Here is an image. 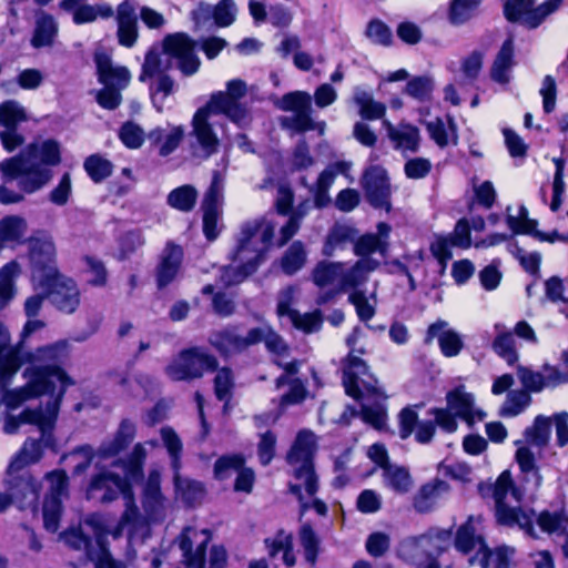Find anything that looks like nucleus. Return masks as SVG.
Returning <instances> with one entry per match:
<instances>
[{"mask_svg": "<svg viewBox=\"0 0 568 568\" xmlns=\"http://www.w3.org/2000/svg\"><path fill=\"white\" fill-rule=\"evenodd\" d=\"M211 114H213V109L205 104L193 115L190 149L194 158L207 160L219 151L220 140L209 122Z\"/></svg>", "mask_w": 568, "mask_h": 568, "instance_id": "10", "label": "nucleus"}, {"mask_svg": "<svg viewBox=\"0 0 568 568\" xmlns=\"http://www.w3.org/2000/svg\"><path fill=\"white\" fill-rule=\"evenodd\" d=\"M64 396V388H60L54 398H49L43 408L41 405L34 409L27 408L22 412V420L31 422V425L38 426L41 437L42 448L55 449V438L53 429L59 415L60 405Z\"/></svg>", "mask_w": 568, "mask_h": 568, "instance_id": "12", "label": "nucleus"}, {"mask_svg": "<svg viewBox=\"0 0 568 568\" xmlns=\"http://www.w3.org/2000/svg\"><path fill=\"white\" fill-rule=\"evenodd\" d=\"M83 168L94 183H101L113 172L112 162L104 159L100 154L89 155L84 160Z\"/></svg>", "mask_w": 568, "mask_h": 568, "instance_id": "43", "label": "nucleus"}, {"mask_svg": "<svg viewBox=\"0 0 568 568\" xmlns=\"http://www.w3.org/2000/svg\"><path fill=\"white\" fill-rule=\"evenodd\" d=\"M313 437L311 430H300L286 456L287 463L295 466L294 477L304 481L305 491L310 497L315 496L320 488L314 467Z\"/></svg>", "mask_w": 568, "mask_h": 568, "instance_id": "7", "label": "nucleus"}, {"mask_svg": "<svg viewBox=\"0 0 568 568\" xmlns=\"http://www.w3.org/2000/svg\"><path fill=\"white\" fill-rule=\"evenodd\" d=\"M419 406H406L398 413V434L402 439L410 437L418 426L420 420L415 408Z\"/></svg>", "mask_w": 568, "mask_h": 568, "instance_id": "60", "label": "nucleus"}, {"mask_svg": "<svg viewBox=\"0 0 568 568\" xmlns=\"http://www.w3.org/2000/svg\"><path fill=\"white\" fill-rule=\"evenodd\" d=\"M47 298L60 312L73 314L80 305V290L74 280L59 274L39 284Z\"/></svg>", "mask_w": 568, "mask_h": 568, "instance_id": "13", "label": "nucleus"}, {"mask_svg": "<svg viewBox=\"0 0 568 568\" xmlns=\"http://www.w3.org/2000/svg\"><path fill=\"white\" fill-rule=\"evenodd\" d=\"M298 539L306 562L314 567L317 561L321 540L310 523H304L301 526Z\"/></svg>", "mask_w": 568, "mask_h": 568, "instance_id": "37", "label": "nucleus"}, {"mask_svg": "<svg viewBox=\"0 0 568 568\" xmlns=\"http://www.w3.org/2000/svg\"><path fill=\"white\" fill-rule=\"evenodd\" d=\"M353 101L358 106V114L363 120L382 119L386 113V105L376 101L371 92L359 87L354 90Z\"/></svg>", "mask_w": 568, "mask_h": 568, "instance_id": "28", "label": "nucleus"}, {"mask_svg": "<svg viewBox=\"0 0 568 568\" xmlns=\"http://www.w3.org/2000/svg\"><path fill=\"white\" fill-rule=\"evenodd\" d=\"M73 13V22L78 26L90 23L97 20L98 17L109 19L113 16V9L109 4H89L82 3L75 9L71 10Z\"/></svg>", "mask_w": 568, "mask_h": 568, "instance_id": "38", "label": "nucleus"}, {"mask_svg": "<svg viewBox=\"0 0 568 568\" xmlns=\"http://www.w3.org/2000/svg\"><path fill=\"white\" fill-rule=\"evenodd\" d=\"M118 41L125 48H132L138 40V16L134 6L129 1H123L116 9Z\"/></svg>", "mask_w": 568, "mask_h": 568, "instance_id": "19", "label": "nucleus"}, {"mask_svg": "<svg viewBox=\"0 0 568 568\" xmlns=\"http://www.w3.org/2000/svg\"><path fill=\"white\" fill-rule=\"evenodd\" d=\"M276 223L267 216H260L247 220L240 225L236 234V245L230 253L231 261H236L243 255H247L250 260L262 264L266 254L273 245Z\"/></svg>", "mask_w": 568, "mask_h": 568, "instance_id": "5", "label": "nucleus"}, {"mask_svg": "<svg viewBox=\"0 0 568 568\" xmlns=\"http://www.w3.org/2000/svg\"><path fill=\"white\" fill-rule=\"evenodd\" d=\"M58 32L59 26L54 17L40 10L36 14V24L30 43L34 49L52 47Z\"/></svg>", "mask_w": 568, "mask_h": 568, "instance_id": "25", "label": "nucleus"}, {"mask_svg": "<svg viewBox=\"0 0 568 568\" xmlns=\"http://www.w3.org/2000/svg\"><path fill=\"white\" fill-rule=\"evenodd\" d=\"M190 528L183 529L179 537V547L182 550L183 564L186 568H204L207 541L201 542L193 550L192 539L187 536Z\"/></svg>", "mask_w": 568, "mask_h": 568, "instance_id": "32", "label": "nucleus"}, {"mask_svg": "<svg viewBox=\"0 0 568 568\" xmlns=\"http://www.w3.org/2000/svg\"><path fill=\"white\" fill-rule=\"evenodd\" d=\"M367 374L366 363L357 356L348 355L347 363L343 367L342 378L346 395L355 400H361L364 392L374 393L375 387L364 379Z\"/></svg>", "mask_w": 568, "mask_h": 568, "instance_id": "16", "label": "nucleus"}, {"mask_svg": "<svg viewBox=\"0 0 568 568\" xmlns=\"http://www.w3.org/2000/svg\"><path fill=\"white\" fill-rule=\"evenodd\" d=\"M161 437L171 458V467L173 470L181 468L182 442L178 434L171 427H162Z\"/></svg>", "mask_w": 568, "mask_h": 568, "instance_id": "54", "label": "nucleus"}, {"mask_svg": "<svg viewBox=\"0 0 568 568\" xmlns=\"http://www.w3.org/2000/svg\"><path fill=\"white\" fill-rule=\"evenodd\" d=\"M245 465V457L242 454L223 455L214 463V477L217 480H225L233 473H237Z\"/></svg>", "mask_w": 568, "mask_h": 568, "instance_id": "48", "label": "nucleus"}, {"mask_svg": "<svg viewBox=\"0 0 568 568\" xmlns=\"http://www.w3.org/2000/svg\"><path fill=\"white\" fill-rule=\"evenodd\" d=\"M446 402L449 409L465 420L467 425L474 424L475 397L471 393L464 390V386H457L446 394Z\"/></svg>", "mask_w": 568, "mask_h": 568, "instance_id": "26", "label": "nucleus"}, {"mask_svg": "<svg viewBox=\"0 0 568 568\" xmlns=\"http://www.w3.org/2000/svg\"><path fill=\"white\" fill-rule=\"evenodd\" d=\"M135 424L128 418L122 419L118 430L114 434V437L110 440L103 442L100 445L98 449V455L101 458L116 456L126 447H129V445L133 442L135 437Z\"/></svg>", "mask_w": 568, "mask_h": 568, "instance_id": "24", "label": "nucleus"}, {"mask_svg": "<svg viewBox=\"0 0 568 568\" xmlns=\"http://www.w3.org/2000/svg\"><path fill=\"white\" fill-rule=\"evenodd\" d=\"M43 448L38 439L28 438L19 454L11 460L8 466V476L22 469L29 463H36L42 457Z\"/></svg>", "mask_w": 568, "mask_h": 568, "instance_id": "35", "label": "nucleus"}, {"mask_svg": "<svg viewBox=\"0 0 568 568\" xmlns=\"http://www.w3.org/2000/svg\"><path fill=\"white\" fill-rule=\"evenodd\" d=\"M155 80L150 83V94L153 105L158 111L163 110L164 100L174 91V80L166 73L155 75Z\"/></svg>", "mask_w": 568, "mask_h": 568, "instance_id": "45", "label": "nucleus"}, {"mask_svg": "<svg viewBox=\"0 0 568 568\" xmlns=\"http://www.w3.org/2000/svg\"><path fill=\"white\" fill-rule=\"evenodd\" d=\"M496 500V520L499 525L514 527L516 525L523 527L521 518L527 519L526 514L520 507H510L504 499Z\"/></svg>", "mask_w": 568, "mask_h": 568, "instance_id": "51", "label": "nucleus"}, {"mask_svg": "<svg viewBox=\"0 0 568 568\" xmlns=\"http://www.w3.org/2000/svg\"><path fill=\"white\" fill-rule=\"evenodd\" d=\"M504 17L510 23H521L528 29H536L530 21L535 10L532 0H506L504 3Z\"/></svg>", "mask_w": 568, "mask_h": 568, "instance_id": "33", "label": "nucleus"}, {"mask_svg": "<svg viewBox=\"0 0 568 568\" xmlns=\"http://www.w3.org/2000/svg\"><path fill=\"white\" fill-rule=\"evenodd\" d=\"M173 471L176 495L185 504V506L194 507L202 500L204 496L203 485L197 480L183 478L180 475V470Z\"/></svg>", "mask_w": 568, "mask_h": 568, "instance_id": "31", "label": "nucleus"}, {"mask_svg": "<svg viewBox=\"0 0 568 568\" xmlns=\"http://www.w3.org/2000/svg\"><path fill=\"white\" fill-rule=\"evenodd\" d=\"M237 261L241 264L236 267L227 265L221 268L220 281L226 287L242 283L246 277L254 274L260 266L255 261L250 260L247 255H243L242 258L239 257L235 262Z\"/></svg>", "mask_w": 568, "mask_h": 568, "instance_id": "29", "label": "nucleus"}, {"mask_svg": "<svg viewBox=\"0 0 568 568\" xmlns=\"http://www.w3.org/2000/svg\"><path fill=\"white\" fill-rule=\"evenodd\" d=\"M493 351L508 365L518 361V353L515 347V339L510 332H503L496 335L491 344Z\"/></svg>", "mask_w": 568, "mask_h": 568, "instance_id": "50", "label": "nucleus"}, {"mask_svg": "<svg viewBox=\"0 0 568 568\" xmlns=\"http://www.w3.org/2000/svg\"><path fill=\"white\" fill-rule=\"evenodd\" d=\"M377 265L378 262L374 261L373 258H361L347 272H344L342 270V287L354 288L363 284L367 278V274L371 271H374L377 267Z\"/></svg>", "mask_w": 568, "mask_h": 568, "instance_id": "34", "label": "nucleus"}, {"mask_svg": "<svg viewBox=\"0 0 568 568\" xmlns=\"http://www.w3.org/2000/svg\"><path fill=\"white\" fill-rule=\"evenodd\" d=\"M363 189L367 202L372 206L376 209L384 207L386 212H390V203L388 202L389 183L386 169L378 165L368 168L363 176Z\"/></svg>", "mask_w": 568, "mask_h": 568, "instance_id": "15", "label": "nucleus"}, {"mask_svg": "<svg viewBox=\"0 0 568 568\" xmlns=\"http://www.w3.org/2000/svg\"><path fill=\"white\" fill-rule=\"evenodd\" d=\"M438 345L445 357H455L463 349L464 342L457 332L447 329L439 335Z\"/></svg>", "mask_w": 568, "mask_h": 568, "instance_id": "63", "label": "nucleus"}, {"mask_svg": "<svg viewBox=\"0 0 568 568\" xmlns=\"http://www.w3.org/2000/svg\"><path fill=\"white\" fill-rule=\"evenodd\" d=\"M9 336L4 327L0 325V389L10 384L12 377L23 364L20 346L4 353Z\"/></svg>", "mask_w": 568, "mask_h": 568, "instance_id": "22", "label": "nucleus"}, {"mask_svg": "<svg viewBox=\"0 0 568 568\" xmlns=\"http://www.w3.org/2000/svg\"><path fill=\"white\" fill-rule=\"evenodd\" d=\"M214 26L217 28L230 27L236 19L237 7L233 0H220L213 6Z\"/></svg>", "mask_w": 568, "mask_h": 568, "instance_id": "58", "label": "nucleus"}, {"mask_svg": "<svg viewBox=\"0 0 568 568\" xmlns=\"http://www.w3.org/2000/svg\"><path fill=\"white\" fill-rule=\"evenodd\" d=\"M216 357L205 348L194 346L182 349L178 357L166 366L165 373L172 381H192L201 378L205 372H215Z\"/></svg>", "mask_w": 568, "mask_h": 568, "instance_id": "8", "label": "nucleus"}, {"mask_svg": "<svg viewBox=\"0 0 568 568\" xmlns=\"http://www.w3.org/2000/svg\"><path fill=\"white\" fill-rule=\"evenodd\" d=\"M69 355V343L67 341H58L53 344L38 347L33 353H22L24 362L33 363L32 366H51L63 369L60 364Z\"/></svg>", "mask_w": 568, "mask_h": 568, "instance_id": "21", "label": "nucleus"}, {"mask_svg": "<svg viewBox=\"0 0 568 568\" xmlns=\"http://www.w3.org/2000/svg\"><path fill=\"white\" fill-rule=\"evenodd\" d=\"M516 65L514 39L508 37L504 40L498 50L490 70V79L499 84H508L510 81V71Z\"/></svg>", "mask_w": 568, "mask_h": 568, "instance_id": "23", "label": "nucleus"}, {"mask_svg": "<svg viewBox=\"0 0 568 568\" xmlns=\"http://www.w3.org/2000/svg\"><path fill=\"white\" fill-rule=\"evenodd\" d=\"M143 244L144 237L141 230H131L123 233L119 239V258L126 260Z\"/></svg>", "mask_w": 568, "mask_h": 568, "instance_id": "61", "label": "nucleus"}, {"mask_svg": "<svg viewBox=\"0 0 568 568\" xmlns=\"http://www.w3.org/2000/svg\"><path fill=\"white\" fill-rule=\"evenodd\" d=\"M23 375L28 377L26 386L6 389L3 393L2 402L8 409H16L26 400L41 395L54 398L60 388H64L65 393L69 386L74 385L64 369L51 366H30Z\"/></svg>", "mask_w": 568, "mask_h": 568, "instance_id": "4", "label": "nucleus"}, {"mask_svg": "<svg viewBox=\"0 0 568 568\" xmlns=\"http://www.w3.org/2000/svg\"><path fill=\"white\" fill-rule=\"evenodd\" d=\"M183 255V248L180 245L171 241L166 243L156 267V285L160 290L174 281L180 271Z\"/></svg>", "mask_w": 568, "mask_h": 568, "instance_id": "17", "label": "nucleus"}, {"mask_svg": "<svg viewBox=\"0 0 568 568\" xmlns=\"http://www.w3.org/2000/svg\"><path fill=\"white\" fill-rule=\"evenodd\" d=\"M197 191L191 184H184L179 187L173 189L166 199V203L181 212H191L197 200Z\"/></svg>", "mask_w": 568, "mask_h": 568, "instance_id": "36", "label": "nucleus"}, {"mask_svg": "<svg viewBox=\"0 0 568 568\" xmlns=\"http://www.w3.org/2000/svg\"><path fill=\"white\" fill-rule=\"evenodd\" d=\"M30 261L32 275L39 284L61 274L55 263V247L51 241L36 240L31 242Z\"/></svg>", "mask_w": 568, "mask_h": 568, "instance_id": "14", "label": "nucleus"}, {"mask_svg": "<svg viewBox=\"0 0 568 568\" xmlns=\"http://www.w3.org/2000/svg\"><path fill=\"white\" fill-rule=\"evenodd\" d=\"M432 168V162L427 158H409L404 164V173L409 180H420L430 173Z\"/></svg>", "mask_w": 568, "mask_h": 568, "instance_id": "62", "label": "nucleus"}, {"mask_svg": "<svg viewBox=\"0 0 568 568\" xmlns=\"http://www.w3.org/2000/svg\"><path fill=\"white\" fill-rule=\"evenodd\" d=\"M119 139L128 149H139L145 140V133L135 122L126 121L119 130Z\"/></svg>", "mask_w": 568, "mask_h": 568, "instance_id": "56", "label": "nucleus"}, {"mask_svg": "<svg viewBox=\"0 0 568 568\" xmlns=\"http://www.w3.org/2000/svg\"><path fill=\"white\" fill-rule=\"evenodd\" d=\"M433 91V81L427 75H417L407 81L405 93L409 97L425 100Z\"/></svg>", "mask_w": 568, "mask_h": 568, "instance_id": "64", "label": "nucleus"}, {"mask_svg": "<svg viewBox=\"0 0 568 568\" xmlns=\"http://www.w3.org/2000/svg\"><path fill=\"white\" fill-rule=\"evenodd\" d=\"M246 93V83L241 79H233L226 83V91L212 93L206 104L213 109V114H224L239 128L244 129L252 120L247 105L241 102Z\"/></svg>", "mask_w": 568, "mask_h": 568, "instance_id": "6", "label": "nucleus"}, {"mask_svg": "<svg viewBox=\"0 0 568 568\" xmlns=\"http://www.w3.org/2000/svg\"><path fill=\"white\" fill-rule=\"evenodd\" d=\"M197 42L184 32L166 34L162 41L163 53L175 60L176 68L185 77L199 71L201 61L195 53Z\"/></svg>", "mask_w": 568, "mask_h": 568, "instance_id": "11", "label": "nucleus"}, {"mask_svg": "<svg viewBox=\"0 0 568 568\" xmlns=\"http://www.w3.org/2000/svg\"><path fill=\"white\" fill-rule=\"evenodd\" d=\"M62 511V500L44 497L42 516L44 528L48 531L55 532L59 529Z\"/></svg>", "mask_w": 568, "mask_h": 568, "instance_id": "53", "label": "nucleus"}, {"mask_svg": "<svg viewBox=\"0 0 568 568\" xmlns=\"http://www.w3.org/2000/svg\"><path fill=\"white\" fill-rule=\"evenodd\" d=\"M393 143L395 148L405 152L416 153L420 148V134L417 126L409 125L405 131L396 130L393 126Z\"/></svg>", "mask_w": 568, "mask_h": 568, "instance_id": "46", "label": "nucleus"}, {"mask_svg": "<svg viewBox=\"0 0 568 568\" xmlns=\"http://www.w3.org/2000/svg\"><path fill=\"white\" fill-rule=\"evenodd\" d=\"M142 507L151 521H159L164 516V496L161 491V476L156 470L150 471L143 487Z\"/></svg>", "mask_w": 568, "mask_h": 568, "instance_id": "18", "label": "nucleus"}, {"mask_svg": "<svg viewBox=\"0 0 568 568\" xmlns=\"http://www.w3.org/2000/svg\"><path fill=\"white\" fill-rule=\"evenodd\" d=\"M60 538L71 549L82 551L85 558L94 564V568H128L126 565L112 557L108 546V534L95 516H89L77 527H70Z\"/></svg>", "mask_w": 568, "mask_h": 568, "instance_id": "3", "label": "nucleus"}, {"mask_svg": "<svg viewBox=\"0 0 568 568\" xmlns=\"http://www.w3.org/2000/svg\"><path fill=\"white\" fill-rule=\"evenodd\" d=\"M27 229L26 220L17 216L10 215L6 216L0 221V243L1 246L6 242L19 241Z\"/></svg>", "mask_w": 568, "mask_h": 568, "instance_id": "49", "label": "nucleus"}, {"mask_svg": "<svg viewBox=\"0 0 568 568\" xmlns=\"http://www.w3.org/2000/svg\"><path fill=\"white\" fill-rule=\"evenodd\" d=\"M481 0H452L448 17L450 23L459 26L469 20L471 12L479 6Z\"/></svg>", "mask_w": 568, "mask_h": 568, "instance_id": "55", "label": "nucleus"}, {"mask_svg": "<svg viewBox=\"0 0 568 568\" xmlns=\"http://www.w3.org/2000/svg\"><path fill=\"white\" fill-rule=\"evenodd\" d=\"M217 373L214 378V393L219 400L229 402L234 386V377L232 369L222 367L216 369Z\"/></svg>", "mask_w": 568, "mask_h": 568, "instance_id": "57", "label": "nucleus"}, {"mask_svg": "<svg viewBox=\"0 0 568 568\" xmlns=\"http://www.w3.org/2000/svg\"><path fill=\"white\" fill-rule=\"evenodd\" d=\"M7 481L12 501L31 504L38 499V484L30 474L12 476Z\"/></svg>", "mask_w": 568, "mask_h": 568, "instance_id": "27", "label": "nucleus"}, {"mask_svg": "<svg viewBox=\"0 0 568 568\" xmlns=\"http://www.w3.org/2000/svg\"><path fill=\"white\" fill-rule=\"evenodd\" d=\"M531 397L526 390H513L507 395V400L501 407L500 414L503 416H517L530 403Z\"/></svg>", "mask_w": 568, "mask_h": 568, "instance_id": "59", "label": "nucleus"}, {"mask_svg": "<svg viewBox=\"0 0 568 568\" xmlns=\"http://www.w3.org/2000/svg\"><path fill=\"white\" fill-rule=\"evenodd\" d=\"M342 263L322 261L313 270L312 277L315 285L325 287L341 281Z\"/></svg>", "mask_w": 568, "mask_h": 568, "instance_id": "44", "label": "nucleus"}, {"mask_svg": "<svg viewBox=\"0 0 568 568\" xmlns=\"http://www.w3.org/2000/svg\"><path fill=\"white\" fill-rule=\"evenodd\" d=\"M449 488V484L446 480L439 477L433 478L432 480L423 484L413 496V508L418 514H428L433 511L440 495L443 493H447Z\"/></svg>", "mask_w": 568, "mask_h": 568, "instance_id": "20", "label": "nucleus"}, {"mask_svg": "<svg viewBox=\"0 0 568 568\" xmlns=\"http://www.w3.org/2000/svg\"><path fill=\"white\" fill-rule=\"evenodd\" d=\"M223 190H224V176L217 170H214L212 173V181L204 194V199L202 202L203 211L219 212V207L223 201Z\"/></svg>", "mask_w": 568, "mask_h": 568, "instance_id": "42", "label": "nucleus"}, {"mask_svg": "<svg viewBox=\"0 0 568 568\" xmlns=\"http://www.w3.org/2000/svg\"><path fill=\"white\" fill-rule=\"evenodd\" d=\"M551 433V423L548 417L538 415L531 426L525 429V438L528 443L542 447L548 444Z\"/></svg>", "mask_w": 568, "mask_h": 568, "instance_id": "41", "label": "nucleus"}, {"mask_svg": "<svg viewBox=\"0 0 568 568\" xmlns=\"http://www.w3.org/2000/svg\"><path fill=\"white\" fill-rule=\"evenodd\" d=\"M209 342L221 355L244 351L242 336L236 333L234 327L211 333Z\"/></svg>", "mask_w": 568, "mask_h": 568, "instance_id": "30", "label": "nucleus"}, {"mask_svg": "<svg viewBox=\"0 0 568 568\" xmlns=\"http://www.w3.org/2000/svg\"><path fill=\"white\" fill-rule=\"evenodd\" d=\"M386 246L383 244L381 236L376 234H365L356 237L354 242V252L361 258H371L369 255L379 252L384 255Z\"/></svg>", "mask_w": 568, "mask_h": 568, "instance_id": "52", "label": "nucleus"}, {"mask_svg": "<svg viewBox=\"0 0 568 568\" xmlns=\"http://www.w3.org/2000/svg\"><path fill=\"white\" fill-rule=\"evenodd\" d=\"M26 109L16 100H8L0 104V124L6 129L17 128L27 121Z\"/></svg>", "mask_w": 568, "mask_h": 568, "instance_id": "47", "label": "nucleus"}, {"mask_svg": "<svg viewBox=\"0 0 568 568\" xmlns=\"http://www.w3.org/2000/svg\"><path fill=\"white\" fill-rule=\"evenodd\" d=\"M146 450L142 444H136L125 459H119L114 466L120 467L123 475L103 471L92 477L88 494L90 498H99L103 504L115 500L120 495L132 499V485L143 479V465Z\"/></svg>", "mask_w": 568, "mask_h": 568, "instance_id": "2", "label": "nucleus"}, {"mask_svg": "<svg viewBox=\"0 0 568 568\" xmlns=\"http://www.w3.org/2000/svg\"><path fill=\"white\" fill-rule=\"evenodd\" d=\"M306 262V252L301 241H294L281 260V267L286 275L298 272Z\"/></svg>", "mask_w": 568, "mask_h": 568, "instance_id": "40", "label": "nucleus"}, {"mask_svg": "<svg viewBox=\"0 0 568 568\" xmlns=\"http://www.w3.org/2000/svg\"><path fill=\"white\" fill-rule=\"evenodd\" d=\"M311 95L307 92L294 91L284 94L275 105L282 111H292L294 114L281 118V126L297 133H304L313 130L314 122L311 116Z\"/></svg>", "mask_w": 568, "mask_h": 568, "instance_id": "9", "label": "nucleus"}, {"mask_svg": "<svg viewBox=\"0 0 568 568\" xmlns=\"http://www.w3.org/2000/svg\"><path fill=\"white\" fill-rule=\"evenodd\" d=\"M61 163V146L53 139L32 142L19 154L0 163L6 183L18 181L22 193L32 194L43 189L53 178L52 168Z\"/></svg>", "mask_w": 568, "mask_h": 568, "instance_id": "1", "label": "nucleus"}, {"mask_svg": "<svg viewBox=\"0 0 568 568\" xmlns=\"http://www.w3.org/2000/svg\"><path fill=\"white\" fill-rule=\"evenodd\" d=\"M20 273V265L11 261L0 268V310L3 308L14 295L13 280Z\"/></svg>", "mask_w": 568, "mask_h": 568, "instance_id": "39", "label": "nucleus"}]
</instances>
